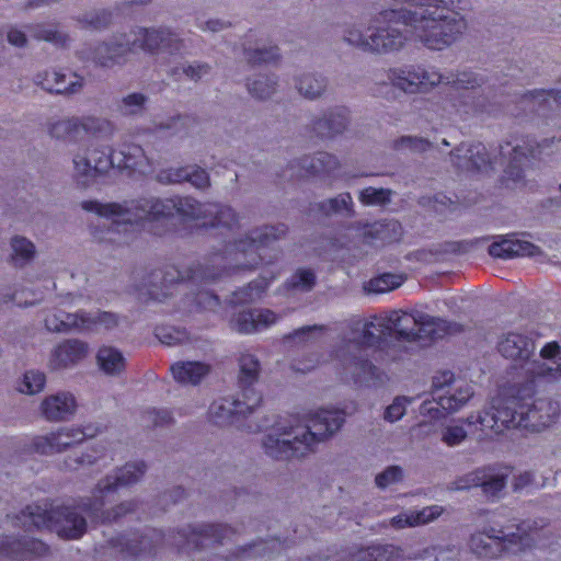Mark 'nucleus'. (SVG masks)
I'll return each instance as SVG.
<instances>
[{
  "mask_svg": "<svg viewBox=\"0 0 561 561\" xmlns=\"http://www.w3.org/2000/svg\"><path fill=\"white\" fill-rule=\"evenodd\" d=\"M410 9L390 7L373 14L367 23L352 22L343 28V39L363 51L387 55L401 50L409 36L394 26L411 28L414 38L431 50H444L455 44L467 28L461 0H393Z\"/></svg>",
  "mask_w": 561,
  "mask_h": 561,
  "instance_id": "f257e3e1",
  "label": "nucleus"
},
{
  "mask_svg": "<svg viewBox=\"0 0 561 561\" xmlns=\"http://www.w3.org/2000/svg\"><path fill=\"white\" fill-rule=\"evenodd\" d=\"M397 332L407 340L427 336L440 339L453 332L446 320L424 313L410 316L392 310L385 317H373L369 321H354L332 353V362L337 374L345 380L363 382L376 375V344L382 336Z\"/></svg>",
  "mask_w": 561,
  "mask_h": 561,
  "instance_id": "f03ea898",
  "label": "nucleus"
},
{
  "mask_svg": "<svg viewBox=\"0 0 561 561\" xmlns=\"http://www.w3.org/2000/svg\"><path fill=\"white\" fill-rule=\"evenodd\" d=\"M81 206L85 211L94 213L110 222L108 229L100 239L117 244L128 242L139 228L160 233L156 224L174 215L192 219L210 217L203 226L221 228L228 233H233L238 224L237 216L230 207L218 204L202 205L191 197H150L123 204L84 201Z\"/></svg>",
  "mask_w": 561,
  "mask_h": 561,
  "instance_id": "7ed1b4c3",
  "label": "nucleus"
},
{
  "mask_svg": "<svg viewBox=\"0 0 561 561\" xmlns=\"http://www.w3.org/2000/svg\"><path fill=\"white\" fill-rule=\"evenodd\" d=\"M146 471L144 462H129L107 474L93 490L92 499L83 506H51L47 503L30 505L22 511L16 520L26 529L47 528L65 539H78L87 530V522L81 512L100 523L116 520L124 514L134 510L133 502H125L113 510V514L105 512V503L121 488L138 482Z\"/></svg>",
  "mask_w": 561,
  "mask_h": 561,
  "instance_id": "20e7f679",
  "label": "nucleus"
},
{
  "mask_svg": "<svg viewBox=\"0 0 561 561\" xmlns=\"http://www.w3.org/2000/svg\"><path fill=\"white\" fill-rule=\"evenodd\" d=\"M285 232L284 226L256 229L245 240L229 241L224 251L211 254L204 263L190 268L186 275L180 274L179 277L182 282L188 280L193 286L201 287L216 282L231 270L254 267L262 259L259 251Z\"/></svg>",
  "mask_w": 561,
  "mask_h": 561,
  "instance_id": "39448f33",
  "label": "nucleus"
},
{
  "mask_svg": "<svg viewBox=\"0 0 561 561\" xmlns=\"http://www.w3.org/2000/svg\"><path fill=\"white\" fill-rule=\"evenodd\" d=\"M344 423V414L339 410H318L309 415L307 424L293 421L278 422L264 442L267 455L275 459L301 457L314 444L336 433Z\"/></svg>",
  "mask_w": 561,
  "mask_h": 561,
  "instance_id": "423d86ee",
  "label": "nucleus"
},
{
  "mask_svg": "<svg viewBox=\"0 0 561 561\" xmlns=\"http://www.w3.org/2000/svg\"><path fill=\"white\" fill-rule=\"evenodd\" d=\"M501 355L514 363V381L522 396L536 394L545 385L550 383L551 356L558 351L557 342L546 343L536 353L535 341L519 332L504 334L497 344Z\"/></svg>",
  "mask_w": 561,
  "mask_h": 561,
  "instance_id": "0eeeda50",
  "label": "nucleus"
},
{
  "mask_svg": "<svg viewBox=\"0 0 561 561\" xmlns=\"http://www.w3.org/2000/svg\"><path fill=\"white\" fill-rule=\"evenodd\" d=\"M421 91L434 88L440 83L450 84L457 90H465L450 108H445L447 118L459 117L467 119L473 116H481L491 113L490 92L485 89L477 94L476 89L482 88L485 83L484 77L473 71H460L456 75H443L433 67L419 66Z\"/></svg>",
  "mask_w": 561,
  "mask_h": 561,
  "instance_id": "6e6552de",
  "label": "nucleus"
},
{
  "mask_svg": "<svg viewBox=\"0 0 561 561\" xmlns=\"http://www.w3.org/2000/svg\"><path fill=\"white\" fill-rule=\"evenodd\" d=\"M146 165L147 157L138 145L124 144L112 152L107 147L92 144L72 156V178L79 186L88 187L113 167L145 172Z\"/></svg>",
  "mask_w": 561,
  "mask_h": 561,
  "instance_id": "1a4fd4ad",
  "label": "nucleus"
},
{
  "mask_svg": "<svg viewBox=\"0 0 561 561\" xmlns=\"http://www.w3.org/2000/svg\"><path fill=\"white\" fill-rule=\"evenodd\" d=\"M181 42L175 34L167 28H137L128 35H122L111 43H105L95 49L94 59L103 67H111L126 61L127 55L135 48L150 54L173 55L181 49Z\"/></svg>",
  "mask_w": 561,
  "mask_h": 561,
  "instance_id": "9d476101",
  "label": "nucleus"
},
{
  "mask_svg": "<svg viewBox=\"0 0 561 561\" xmlns=\"http://www.w3.org/2000/svg\"><path fill=\"white\" fill-rule=\"evenodd\" d=\"M517 530L518 533L515 534L493 527L485 528L471 536L470 549L477 557L493 558L504 550L516 552L535 542L537 528H533L528 523H523Z\"/></svg>",
  "mask_w": 561,
  "mask_h": 561,
  "instance_id": "9b49d317",
  "label": "nucleus"
},
{
  "mask_svg": "<svg viewBox=\"0 0 561 561\" xmlns=\"http://www.w3.org/2000/svg\"><path fill=\"white\" fill-rule=\"evenodd\" d=\"M512 390V398L505 401H494L490 409L467 416L468 425L481 432L492 431L494 433H501L504 428L522 427L519 404H522L523 400L531 399L534 394H519L515 387V381H513Z\"/></svg>",
  "mask_w": 561,
  "mask_h": 561,
  "instance_id": "f8f14e48",
  "label": "nucleus"
},
{
  "mask_svg": "<svg viewBox=\"0 0 561 561\" xmlns=\"http://www.w3.org/2000/svg\"><path fill=\"white\" fill-rule=\"evenodd\" d=\"M472 386L456 378L449 370L438 371L432 381V396L446 413H456L463 409L473 397Z\"/></svg>",
  "mask_w": 561,
  "mask_h": 561,
  "instance_id": "ddd939ff",
  "label": "nucleus"
},
{
  "mask_svg": "<svg viewBox=\"0 0 561 561\" xmlns=\"http://www.w3.org/2000/svg\"><path fill=\"white\" fill-rule=\"evenodd\" d=\"M262 401V396L255 389L241 392L237 398H220L209 407V419L213 423L225 426L236 423L240 416L252 413Z\"/></svg>",
  "mask_w": 561,
  "mask_h": 561,
  "instance_id": "4468645a",
  "label": "nucleus"
},
{
  "mask_svg": "<svg viewBox=\"0 0 561 561\" xmlns=\"http://www.w3.org/2000/svg\"><path fill=\"white\" fill-rule=\"evenodd\" d=\"M534 398V396L531 397ZM522 428L541 432L551 426L560 412L559 404L550 399H526L519 404Z\"/></svg>",
  "mask_w": 561,
  "mask_h": 561,
  "instance_id": "2eb2a0df",
  "label": "nucleus"
},
{
  "mask_svg": "<svg viewBox=\"0 0 561 561\" xmlns=\"http://www.w3.org/2000/svg\"><path fill=\"white\" fill-rule=\"evenodd\" d=\"M524 145L516 142L515 145L506 144L501 147L500 153L503 159L508 160L506 174L512 180L517 181L520 179V164L522 162L531 159H542L545 156L550 154L547 149L553 144V139H545L542 142L534 147L530 141H523Z\"/></svg>",
  "mask_w": 561,
  "mask_h": 561,
  "instance_id": "dca6fc26",
  "label": "nucleus"
},
{
  "mask_svg": "<svg viewBox=\"0 0 561 561\" xmlns=\"http://www.w3.org/2000/svg\"><path fill=\"white\" fill-rule=\"evenodd\" d=\"M277 316L268 309L242 310L234 314L230 327L240 333H254L267 329L277 322Z\"/></svg>",
  "mask_w": 561,
  "mask_h": 561,
  "instance_id": "f3484780",
  "label": "nucleus"
},
{
  "mask_svg": "<svg viewBox=\"0 0 561 561\" xmlns=\"http://www.w3.org/2000/svg\"><path fill=\"white\" fill-rule=\"evenodd\" d=\"M451 158L458 169L466 171L485 170L493 163L490 153L482 144H462L453 152Z\"/></svg>",
  "mask_w": 561,
  "mask_h": 561,
  "instance_id": "a211bd4d",
  "label": "nucleus"
},
{
  "mask_svg": "<svg viewBox=\"0 0 561 561\" xmlns=\"http://www.w3.org/2000/svg\"><path fill=\"white\" fill-rule=\"evenodd\" d=\"M45 327L51 332L78 331L82 332L84 329L92 328L93 320L85 314L84 310L76 312H66L56 309L46 314Z\"/></svg>",
  "mask_w": 561,
  "mask_h": 561,
  "instance_id": "6ab92c4d",
  "label": "nucleus"
},
{
  "mask_svg": "<svg viewBox=\"0 0 561 561\" xmlns=\"http://www.w3.org/2000/svg\"><path fill=\"white\" fill-rule=\"evenodd\" d=\"M489 253L493 257L508 260L518 256H537L541 252L537 245L527 240L506 236L494 241L489 248Z\"/></svg>",
  "mask_w": 561,
  "mask_h": 561,
  "instance_id": "aec40b11",
  "label": "nucleus"
},
{
  "mask_svg": "<svg viewBox=\"0 0 561 561\" xmlns=\"http://www.w3.org/2000/svg\"><path fill=\"white\" fill-rule=\"evenodd\" d=\"M89 346L79 340H67L55 347L49 358L54 370L71 367L88 355Z\"/></svg>",
  "mask_w": 561,
  "mask_h": 561,
  "instance_id": "412c9836",
  "label": "nucleus"
},
{
  "mask_svg": "<svg viewBox=\"0 0 561 561\" xmlns=\"http://www.w3.org/2000/svg\"><path fill=\"white\" fill-rule=\"evenodd\" d=\"M77 408V402L70 392H57L47 396L41 403V411L48 421L59 422L71 417Z\"/></svg>",
  "mask_w": 561,
  "mask_h": 561,
  "instance_id": "4be33fe9",
  "label": "nucleus"
},
{
  "mask_svg": "<svg viewBox=\"0 0 561 561\" xmlns=\"http://www.w3.org/2000/svg\"><path fill=\"white\" fill-rule=\"evenodd\" d=\"M48 548L43 541L34 538H24L23 540L0 539V556H7L20 561L44 556Z\"/></svg>",
  "mask_w": 561,
  "mask_h": 561,
  "instance_id": "5701e85b",
  "label": "nucleus"
},
{
  "mask_svg": "<svg viewBox=\"0 0 561 561\" xmlns=\"http://www.w3.org/2000/svg\"><path fill=\"white\" fill-rule=\"evenodd\" d=\"M358 236L367 244L375 247L398 241L402 234V227L396 220L374 222L357 229Z\"/></svg>",
  "mask_w": 561,
  "mask_h": 561,
  "instance_id": "b1692460",
  "label": "nucleus"
},
{
  "mask_svg": "<svg viewBox=\"0 0 561 561\" xmlns=\"http://www.w3.org/2000/svg\"><path fill=\"white\" fill-rule=\"evenodd\" d=\"M61 72L58 70H47L44 72H38L35 76V82L36 84L41 85L44 90H47L49 92L55 93H76L78 92L83 84V79L78 76L77 73L69 72V84L62 85L58 83L59 79L61 78Z\"/></svg>",
  "mask_w": 561,
  "mask_h": 561,
  "instance_id": "393cba45",
  "label": "nucleus"
},
{
  "mask_svg": "<svg viewBox=\"0 0 561 561\" xmlns=\"http://www.w3.org/2000/svg\"><path fill=\"white\" fill-rule=\"evenodd\" d=\"M158 179L163 183L190 182L197 188H205L209 185V178L205 170L196 167L171 168L159 173Z\"/></svg>",
  "mask_w": 561,
  "mask_h": 561,
  "instance_id": "a878e982",
  "label": "nucleus"
},
{
  "mask_svg": "<svg viewBox=\"0 0 561 561\" xmlns=\"http://www.w3.org/2000/svg\"><path fill=\"white\" fill-rule=\"evenodd\" d=\"M443 513V507L439 505H432L424 507L420 511H405L390 519V525L396 529H403L407 527H417L431 523Z\"/></svg>",
  "mask_w": 561,
  "mask_h": 561,
  "instance_id": "bb28decb",
  "label": "nucleus"
},
{
  "mask_svg": "<svg viewBox=\"0 0 561 561\" xmlns=\"http://www.w3.org/2000/svg\"><path fill=\"white\" fill-rule=\"evenodd\" d=\"M171 373L178 382L197 385L209 373V366L202 362H179L171 366Z\"/></svg>",
  "mask_w": 561,
  "mask_h": 561,
  "instance_id": "cd10ccee",
  "label": "nucleus"
},
{
  "mask_svg": "<svg viewBox=\"0 0 561 561\" xmlns=\"http://www.w3.org/2000/svg\"><path fill=\"white\" fill-rule=\"evenodd\" d=\"M531 110L545 113L546 110L561 111V90H534L524 98Z\"/></svg>",
  "mask_w": 561,
  "mask_h": 561,
  "instance_id": "c85d7f7f",
  "label": "nucleus"
},
{
  "mask_svg": "<svg viewBox=\"0 0 561 561\" xmlns=\"http://www.w3.org/2000/svg\"><path fill=\"white\" fill-rule=\"evenodd\" d=\"M96 362L100 369L108 376H119L126 366L123 353L116 347L106 345L99 348Z\"/></svg>",
  "mask_w": 561,
  "mask_h": 561,
  "instance_id": "c756f323",
  "label": "nucleus"
},
{
  "mask_svg": "<svg viewBox=\"0 0 561 561\" xmlns=\"http://www.w3.org/2000/svg\"><path fill=\"white\" fill-rule=\"evenodd\" d=\"M295 87L300 95L309 100H314L325 92L328 82L321 75L304 72L296 78Z\"/></svg>",
  "mask_w": 561,
  "mask_h": 561,
  "instance_id": "7c9ffc66",
  "label": "nucleus"
},
{
  "mask_svg": "<svg viewBox=\"0 0 561 561\" xmlns=\"http://www.w3.org/2000/svg\"><path fill=\"white\" fill-rule=\"evenodd\" d=\"M347 123V111L335 107L316 122L314 130L321 136H333L344 130Z\"/></svg>",
  "mask_w": 561,
  "mask_h": 561,
  "instance_id": "2f4dec72",
  "label": "nucleus"
},
{
  "mask_svg": "<svg viewBox=\"0 0 561 561\" xmlns=\"http://www.w3.org/2000/svg\"><path fill=\"white\" fill-rule=\"evenodd\" d=\"M339 165L335 157L327 152H319L314 157H306L301 160L302 172L300 176L318 175L333 172Z\"/></svg>",
  "mask_w": 561,
  "mask_h": 561,
  "instance_id": "473e14b6",
  "label": "nucleus"
},
{
  "mask_svg": "<svg viewBox=\"0 0 561 561\" xmlns=\"http://www.w3.org/2000/svg\"><path fill=\"white\" fill-rule=\"evenodd\" d=\"M59 439L57 431H55L45 435L34 436L30 442L23 444L22 447L28 453L54 455L64 451Z\"/></svg>",
  "mask_w": 561,
  "mask_h": 561,
  "instance_id": "72a5a7b5",
  "label": "nucleus"
},
{
  "mask_svg": "<svg viewBox=\"0 0 561 561\" xmlns=\"http://www.w3.org/2000/svg\"><path fill=\"white\" fill-rule=\"evenodd\" d=\"M239 383L242 389L241 392L249 389H254L253 385L257 381L260 375L259 359L250 353H243L239 359Z\"/></svg>",
  "mask_w": 561,
  "mask_h": 561,
  "instance_id": "f704fd0d",
  "label": "nucleus"
},
{
  "mask_svg": "<svg viewBox=\"0 0 561 561\" xmlns=\"http://www.w3.org/2000/svg\"><path fill=\"white\" fill-rule=\"evenodd\" d=\"M98 430L92 425L87 426H65L57 430L58 438L64 451L84 439L96 435Z\"/></svg>",
  "mask_w": 561,
  "mask_h": 561,
  "instance_id": "c9c22d12",
  "label": "nucleus"
},
{
  "mask_svg": "<svg viewBox=\"0 0 561 561\" xmlns=\"http://www.w3.org/2000/svg\"><path fill=\"white\" fill-rule=\"evenodd\" d=\"M465 424L468 425L467 417L453 420L444 425L439 433L442 443L448 447H457L465 443L468 437Z\"/></svg>",
  "mask_w": 561,
  "mask_h": 561,
  "instance_id": "e433bc0d",
  "label": "nucleus"
},
{
  "mask_svg": "<svg viewBox=\"0 0 561 561\" xmlns=\"http://www.w3.org/2000/svg\"><path fill=\"white\" fill-rule=\"evenodd\" d=\"M46 385V375L43 371L31 369L23 374L16 383V390L24 394H36L43 391Z\"/></svg>",
  "mask_w": 561,
  "mask_h": 561,
  "instance_id": "4c0bfd02",
  "label": "nucleus"
},
{
  "mask_svg": "<svg viewBox=\"0 0 561 561\" xmlns=\"http://www.w3.org/2000/svg\"><path fill=\"white\" fill-rule=\"evenodd\" d=\"M105 449L106 448L103 445L94 444L84 453H81L80 456L69 457L65 465L70 470H77L81 467L91 466L99 459L105 457Z\"/></svg>",
  "mask_w": 561,
  "mask_h": 561,
  "instance_id": "58836bf2",
  "label": "nucleus"
},
{
  "mask_svg": "<svg viewBox=\"0 0 561 561\" xmlns=\"http://www.w3.org/2000/svg\"><path fill=\"white\" fill-rule=\"evenodd\" d=\"M403 282L402 275L386 273L370 279L365 288L368 293L385 294L400 287Z\"/></svg>",
  "mask_w": 561,
  "mask_h": 561,
  "instance_id": "ea45409f",
  "label": "nucleus"
},
{
  "mask_svg": "<svg viewBox=\"0 0 561 561\" xmlns=\"http://www.w3.org/2000/svg\"><path fill=\"white\" fill-rule=\"evenodd\" d=\"M79 127L87 134L95 137L108 136L114 130L113 124L110 121L94 116L79 118Z\"/></svg>",
  "mask_w": 561,
  "mask_h": 561,
  "instance_id": "a19ab883",
  "label": "nucleus"
},
{
  "mask_svg": "<svg viewBox=\"0 0 561 561\" xmlns=\"http://www.w3.org/2000/svg\"><path fill=\"white\" fill-rule=\"evenodd\" d=\"M12 261L16 265H23L33 259L35 254L34 244L24 237H14L11 240Z\"/></svg>",
  "mask_w": 561,
  "mask_h": 561,
  "instance_id": "79ce46f5",
  "label": "nucleus"
},
{
  "mask_svg": "<svg viewBox=\"0 0 561 561\" xmlns=\"http://www.w3.org/2000/svg\"><path fill=\"white\" fill-rule=\"evenodd\" d=\"M353 199L348 193H343L337 197L328 199L322 203L320 208L325 215L342 214L350 215L352 213Z\"/></svg>",
  "mask_w": 561,
  "mask_h": 561,
  "instance_id": "37998d69",
  "label": "nucleus"
},
{
  "mask_svg": "<svg viewBox=\"0 0 561 561\" xmlns=\"http://www.w3.org/2000/svg\"><path fill=\"white\" fill-rule=\"evenodd\" d=\"M276 80L268 76H259L257 78L249 81V92L257 99L270 98L276 89Z\"/></svg>",
  "mask_w": 561,
  "mask_h": 561,
  "instance_id": "c03bdc74",
  "label": "nucleus"
},
{
  "mask_svg": "<svg viewBox=\"0 0 561 561\" xmlns=\"http://www.w3.org/2000/svg\"><path fill=\"white\" fill-rule=\"evenodd\" d=\"M157 337L161 343L173 346L188 341V334L184 329L174 327H162L156 330Z\"/></svg>",
  "mask_w": 561,
  "mask_h": 561,
  "instance_id": "a18cd8bd",
  "label": "nucleus"
},
{
  "mask_svg": "<svg viewBox=\"0 0 561 561\" xmlns=\"http://www.w3.org/2000/svg\"><path fill=\"white\" fill-rule=\"evenodd\" d=\"M79 118H65L55 122L49 128V133L55 138H68L79 131Z\"/></svg>",
  "mask_w": 561,
  "mask_h": 561,
  "instance_id": "49530a36",
  "label": "nucleus"
},
{
  "mask_svg": "<svg viewBox=\"0 0 561 561\" xmlns=\"http://www.w3.org/2000/svg\"><path fill=\"white\" fill-rule=\"evenodd\" d=\"M390 190L367 187L360 192L359 199L369 206L383 205L390 201Z\"/></svg>",
  "mask_w": 561,
  "mask_h": 561,
  "instance_id": "de8ad7c7",
  "label": "nucleus"
},
{
  "mask_svg": "<svg viewBox=\"0 0 561 561\" xmlns=\"http://www.w3.org/2000/svg\"><path fill=\"white\" fill-rule=\"evenodd\" d=\"M388 80L393 87L404 92L415 93V83L408 80L405 67L390 69Z\"/></svg>",
  "mask_w": 561,
  "mask_h": 561,
  "instance_id": "09e8293b",
  "label": "nucleus"
},
{
  "mask_svg": "<svg viewBox=\"0 0 561 561\" xmlns=\"http://www.w3.org/2000/svg\"><path fill=\"white\" fill-rule=\"evenodd\" d=\"M146 103V96L141 93H131L123 98L119 111L123 115H135L140 113Z\"/></svg>",
  "mask_w": 561,
  "mask_h": 561,
  "instance_id": "8fccbe9b",
  "label": "nucleus"
},
{
  "mask_svg": "<svg viewBox=\"0 0 561 561\" xmlns=\"http://www.w3.org/2000/svg\"><path fill=\"white\" fill-rule=\"evenodd\" d=\"M484 478H486V472L484 470H477L455 480L449 489L453 491H461L478 486L481 485V481Z\"/></svg>",
  "mask_w": 561,
  "mask_h": 561,
  "instance_id": "3c124183",
  "label": "nucleus"
},
{
  "mask_svg": "<svg viewBox=\"0 0 561 561\" xmlns=\"http://www.w3.org/2000/svg\"><path fill=\"white\" fill-rule=\"evenodd\" d=\"M85 314L93 320L92 328L84 329L82 332L95 331L100 328L111 329L118 322L116 314L106 311L87 312Z\"/></svg>",
  "mask_w": 561,
  "mask_h": 561,
  "instance_id": "603ef678",
  "label": "nucleus"
},
{
  "mask_svg": "<svg viewBox=\"0 0 561 561\" xmlns=\"http://www.w3.org/2000/svg\"><path fill=\"white\" fill-rule=\"evenodd\" d=\"M505 485L506 477L503 473L486 474L481 481V488L489 496H497Z\"/></svg>",
  "mask_w": 561,
  "mask_h": 561,
  "instance_id": "864d4df0",
  "label": "nucleus"
},
{
  "mask_svg": "<svg viewBox=\"0 0 561 561\" xmlns=\"http://www.w3.org/2000/svg\"><path fill=\"white\" fill-rule=\"evenodd\" d=\"M430 147V141L421 137L403 136L396 141L398 150H409L411 152H423Z\"/></svg>",
  "mask_w": 561,
  "mask_h": 561,
  "instance_id": "5fc2aeb1",
  "label": "nucleus"
},
{
  "mask_svg": "<svg viewBox=\"0 0 561 561\" xmlns=\"http://www.w3.org/2000/svg\"><path fill=\"white\" fill-rule=\"evenodd\" d=\"M412 400L407 397H397L393 402L386 409L385 419L391 423L402 419L405 414L407 407L411 404Z\"/></svg>",
  "mask_w": 561,
  "mask_h": 561,
  "instance_id": "6e6d98bb",
  "label": "nucleus"
},
{
  "mask_svg": "<svg viewBox=\"0 0 561 561\" xmlns=\"http://www.w3.org/2000/svg\"><path fill=\"white\" fill-rule=\"evenodd\" d=\"M247 58L250 62L260 64V62H270L275 60L278 57V49L274 46L270 47H259L254 50L247 49L245 50Z\"/></svg>",
  "mask_w": 561,
  "mask_h": 561,
  "instance_id": "4d7b16f0",
  "label": "nucleus"
},
{
  "mask_svg": "<svg viewBox=\"0 0 561 561\" xmlns=\"http://www.w3.org/2000/svg\"><path fill=\"white\" fill-rule=\"evenodd\" d=\"M221 530H226L222 526H208L206 529H204L201 533H192L186 538V545L193 546L194 548H198L199 546H203V542H199V537H213L215 540H222L225 538L224 535L220 534Z\"/></svg>",
  "mask_w": 561,
  "mask_h": 561,
  "instance_id": "13d9d810",
  "label": "nucleus"
},
{
  "mask_svg": "<svg viewBox=\"0 0 561 561\" xmlns=\"http://www.w3.org/2000/svg\"><path fill=\"white\" fill-rule=\"evenodd\" d=\"M192 300L195 302L196 308L203 310H215L219 304L216 295L204 289H198L197 293H194Z\"/></svg>",
  "mask_w": 561,
  "mask_h": 561,
  "instance_id": "bf43d9fd",
  "label": "nucleus"
},
{
  "mask_svg": "<svg viewBox=\"0 0 561 561\" xmlns=\"http://www.w3.org/2000/svg\"><path fill=\"white\" fill-rule=\"evenodd\" d=\"M34 36L38 39L51 42L57 45H62L66 42V37L51 25L36 26L35 31H34Z\"/></svg>",
  "mask_w": 561,
  "mask_h": 561,
  "instance_id": "052dcab7",
  "label": "nucleus"
},
{
  "mask_svg": "<svg viewBox=\"0 0 561 561\" xmlns=\"http://www.w3.org/2000/svg\"><path fill=\"white\" fill-rule=\"evenodd\" d=\"M313 284L314 274L310 270H299L290 279V286L300 290H310Z\"/></svg>",
  "mask_w": 561,
  "mask_h": 561,
  "instance_id": "680f3d73",
  "label": "nucleus"
},
{
  "mask_svg": "<svg viewBox=\"0 0 561 561\" xmlns=\"http://www.w3.org/2000/svg\"><path fill=\"white\" fill-rule=\"evenodd\" d=\"M402 479V469L398 466L387 468L383 472L376 477V484L385 489Z\"/></svg>",
  "mask_w": 561,
  "mask_h": 561,
  "instance_id": "e2e57ef3",
  "label": "nucleus"
},
{
  "mask_svg": "<svg viewBox=\"0 0 561 561\" xmlns=\"http://www.w3.org/2000/svg\"><path fill=\"white\" fill-rule=\"evenodd\" d=\"M443 412H445L437 402L433 399V401H424L420 407V413L424 417H428L431 420H438L443 416Z\"/></svg>",
  "mask_w": 561,
  "mask_h": 561,
  "instance_id": "0e129e2a",
  "label": "nucleus"
},
{
  "mask_svg": "<svg viewBox=\"0 0 561 561\" xmlns=\"http://www.w3.org/2000/svg\"><path fill=\"white\" fill-rule=\"evenodd\" d=\"M113 547L119 548L122 551H126L127 553L137 556L141 552V548L138 547L131 539H126L125 537L118 538L116 540H113L112 542Z\"/></svg>",
  "mask_w": 561,
  "mask_h": 561,
  "instance_id": "69168bd1",
  "label": "nucleus"
},
{
  "mask_svg": "<svg viewBox=\"0 0 561 561\" xmlns=\"http://www.w3.org/2000/svg\"><path fill=\"white\" fill-rule=\"evenodd\" d=\"M184 72L192 80H199L209 73V66L206 64H194L184 68Z\"/></svg>",
  "mask_w": 561,
  "mask_h": 561,
  "instance_id": "338daca9",
  "label": "nucleus"
},
{
  "mask_svg": "<svg viewBox=\"0 0 561 561\" xmlns=\"http://www.w3.org/2000/svg\"><path fill=\"white\" fill-rule=\"evenodd\" d=\"M87 298L82 294L68 293L60 296L58 305L66 307H76L85 304Z\"/></svg>",
  "mask_w": 561,
  "mask_h": 561,
  "instance_id": "774afa93",
  "label": "nucleus"
}]
</instances>
